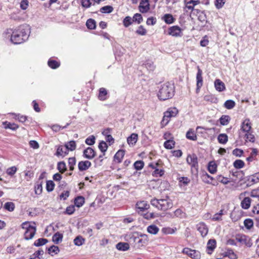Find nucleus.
I'll list each match as a JSON object with an SVG mask.
<instances>
[{"instance_id":"f257e3e1","label":"nucleus","mask_w":259,"mask_h":259,"mask_svg":"<svg viewBox=\"0 0 259 259\" xmlns=\"http://www.w3.org/2000/svg\"><path fill=\"white\" fill-rule=\"evenodd\" d=\"M30 33L29 26L23 24L16 28L7 29L3 33L4 37L10 39L11 42L15 45L23 43L26 41Z\"/></svg>"},{"instance_id":"f03ea898","label":"nucleus","mask_w":259,"mask_h":259,"mask_svg":"<svg viewBox=\"0 0 259 259\" xmlns=\"http://www.w3.org/2000/svg\"><path fill=\"white\" fill-rule=\"evenodd\" d=\"M175 93L174 84L170 82H166L160 85L157 97L160 100L165 101L172 98Z\"/></svg>"},{"instance_id":"7ed1b4c3","label":"nucleus","mask_w":259,"mask_h":259,"mask_svg":"<svg viewBox=\"0 0 259 259\" xmlns=\"http://www.w3.org/2000/svg\"><path fill=\"white\" fill-rule=\"evenodd\" d=\"M150 203L152 205L158 209L163 211L170 209L173 206L172 201L168 196H166L165 199H152Z\"/></svg>"},{"instance_id":"20e7f679","label":"nucleus","mask_w":259,"mask_h":259,"mask_svg":"<svg viewBox=\"0 0 259 259\" xmlns=\"http://www.w3.org/2000/svg\"><path fill=\"white\" fill-rule=\"evenodd\" d=\"M187 163L191 165V168L194 169L196 171L198 170V158L196 154H189L187 158Z\"/></svg>"},{"instance_id":"39448f33","label":"nucleus","mask_w":259,"mask_h":259,"mask_svg":"<svg viewBox=\"0 0 259 259\" xmlns=\"http://www.w3.org/2000/svg\"><path fill=\"white\" fill-rule=\"evenodd\" d=\"M182 29L177 25L170 27L168 29V34L174 37H182L183 35Z\"/></svg>"},{"instance_id":"423d86ee","label":"nucleus","mask_w":259,"mask_h":259,"mask_svg":"<svg viewBox=\"0 0 259 259\" xmlns=\"http://www.w3.org/2000/svg\"><path fill=\"white\" fill-rule=\"evenodd\" d=\"M182 252L193 259H200L201 257L200 253L199 251L192 250L187 247L184 248Z\"/></svg>"},{"instance_id":"0eeeda50","label":"nucleus","mask_w":259,"mask_h":259,"mask_svg":"<svg viewBox=\"0 0 259 259\" xmlns=\"http://www.w3.org/2000/svg\"><path fill=\"white\" fill-rule=\"evenodd\" d=\"M236 240L242 244H245L248 247H251L252 245V242L250 238L245 235L237 236Z\"/></svg>"},{"instance_id":"6e6552de","label":"nucleus","mask_w":259,"mask_h":259,"mask_svg":"<svg viewBox=\"0 0 259 259\" xmlns=\"http://www.w3.org/2000/svg\"><path fill=\"white\" fill-rule=\"evenodd\" d=\"M202 180L206 184H212L214 186H216L218 184L215 179L212 177L209 176L206 172H203L201 175Z\"/></svg>"},{"instance_id":"1a4fd4ad","label":"nucleus","mask_w":259,"mask_h":259,"mask_svg":"<svg viewBox=\"0 0 259 259\" xmlns=\"http://www.w3.org/2000/svg\"><path fill=\"white\" fill-rule=\"evenodd\" d=\"M196 81V92L198 93L200 88L203 85L202 71L200 69L199 66L197 67Z\"/></svg>"},{"instance_id":"9d476101","label":"nucleus","mask_w":259,"mask_h":259,"mask_svg":"<svg viewBox=\"0 0 259 259\" xmlns=\"http://www.w3.org/2000/svg\"><path fill=\"white\" fill-rule=\"evenodd\" d=\"M251 128V124L249 119H245L241 123V129L239 132L243 134L250 132Z\"/></svg>"},{"instance_id":"9b49d317","label":"nucleus","mask_w":259,"mask_h":259,"mask_svg":"<svg viewBox=\"0 0 259 259\" xmlns=\"http://www.w3.org/2000/svg\"><path fill=\"white\" fill-rule=\"evenodd\" d=\"M150 10L149 0H141L139 6V10L142 13H146Z\"/></svg>"},{"instance_id":"f8f14e48","label":"nucleus","mask_w":259,"mask_h":259,"mask_svg":"<svg viewBox=\"0 0 259 259\" xmlns=\"http://www.w3.org/2000/svg\"><path fill=\"white\" fill-rule=\"evenodd\" d=\"M96 156V152L91 147H88L83 150V156L88 159H92Z\"/></svg>"},{"instance_id":"ddd939ff","label":"nucleus","mask_w":259,"mask_h":259,"mask_svg":"<svg viewBox=\"0 0 259 259\" xmlns=\"http://www.w3.org/2000/svg\"><path fill=\"white\" fill-rule=\"evenodd\" d=\"M197 229L203 237L206 236L208 233V228L205 224L203 222L199 223L197 225Z\"/></svg>"},{"instance_id":"4468645a","label":"nucleus","mask_w":259,"mask_h":259,"mask_svg":"<svg viewBox=\"0 0 259 259\" xmlns=\"http://www.w3.org/2000/svg\"><path fill=\"white\" fill-rule=\"evenodd\" d=\"M240 138H243L245 142H250L253 143L255 141V137L253 134L250 132L246 134H243L241 132L239 133Z\"/></svg>"},{"instance_id":"2eb2a0df","label":"nucleus","mask_w":259,"mask_h":259,"mask_svg":"<svg viewBox=\"0 0 259 259\" xmlns=\"http://www.w3.org/2000/svg\"><path fill=\"white\" fill-rule=\"evenodd\" d=\"M136 207L137 211L139 212L140 211H143L147 210L149 207V205L145 201H141L138 202L136 203Z\"/></svg>"},{"instance_id":"dca6fc26","label":"nucleus","mask_w":259,"mask_h":259,"mask_svg":"<svg viewBox=\"0 0 259 259\" xmlns=\"http://www.w3.org/2000/svg\"><path fill=\"white\" fill-rule=\"evenodd\" d=\"M109 97L108 92L104 88H101L99 90L98 99L100 101H105Z\"/></svg>"},{"instance_id":"f3484780","label":"nucleus","mask_w":259,"mask_h":259,"mask_svg":"<svg viewBox=\"0 0 259 259\" xmlns=\"http://www.w3.org/2000/svg\"><path fill=\"white\" fill-rule=\"evenodd\" d=\"M91 162L88 160L81 161L78 162V167L80 171L87 170L91 166Z\"/></svg>"},{"instance_id":"a211bd4d","label":"nucleus","mask_w":259,"mask_h":259,"mask_svg":"<svg viewBox=\"0 0 259 259\" xmlns=\"http://www.w3.org/2000/svg\"><path fill=\"white\" fill-rule=\"evenodd\" d=\"M216 241L215 239H209L207 243V253L211 254L216 247Z\"/></svg>"},{"instance_id":"6ab92c4d","label":"nucleus","mask_w":259,"mask_h":259,"mask_svg":"<svg viewBox=\"0 0 259 259\" xmlns=\"http://www.w3.org/2000/svg\"><path fill=\"white\" fill-rule=\"evenodd\" d=\"M36 231V228H34L32 229H28L26 230L24 234V238L25 240H28L33 238L35 235Z\"/></svg>"},{"instance_id":"aec40b11","label":"nucleus","mask_w":259,"mask_h":259,"mask_svg":"<svg viewBox=\"0 0 259 259\" xmlns=\"http://www.w3.org/2000/svg\"><path fill=\"white\" fill-rule=\"evenodd\" d=\"M68 154V150L65 147L62 146H59L57 149L56 152V155L57 156H62L64 157Z\"/></svg>"},{"instance_id":"412c9836","label":"nucleus","mask_w":259,"mask_h":259,"mask_svg":"<svg viewBox=\"0 0 259 259\" xmlns=\"http://www.w3.org/2000/svg\"><path fill=\"white\" fill-rule=\"evenodd\" d=\"M125 154V151L123 150H119L114 156V160L117 163H120Z\"/></svg>"},{"instance_id":"4be33fe9","label":"nucleus","mask_w":259,"mask_h":259,"mask_svg":"<svg viewBox=\"0 0 259 259\" xmlns=\"http://www.w3.org/2000/svg\"><path fill=\"white\" fill-rule=\"evenodd\" d=\"M214 87L218 92H222L226 89L224 83L219 79L214 81Z\"/></svg>"},{"instance_id":"5701e85b","label":"nucleus","mask_w":259,"mask_h":259,"mask_svg":"<svg viewBox=\"0 0 259 259\" xmlns=\"http://www.w3.org/2000/svg\"><path fill=\"white\" fill-rule=\"evenodd\" d=\"M138 139L137 134L133 133L127 138V142L130 146H134L137 143Z\"/></svg>"},{"instance_id":"b1692460","label":"nucleus","mask_w":259,"mask_h":259,"mask_svg":"<svg viewBox=\"0 0 259 259\" xmlns=\"http://www.w3.org/2000/svg\"><path fill=\"white\" fill-rule=\"evenodd\" d=\"M116 248L118 250L125 251L129 249L130 245L126 242H119L116 245Z\"/></svg>"},{"instance_id":"393cba45","label":"nucleus","mask_w":259,"mask_h":259,"mask_svg":"<svg viewBox=\"0 0 259 259\" xmlns=\"http://www.w3.org/2000/svg\"><path fill=\"white\" fill-rule=\"evenodd\" d=\"M162 19L165 22V23L167 24H172L174 23L176 20V19L173 17V16L170 14H165L163 16Z\"/></svg>"},{"instance_id":"a878e982","label":"nucleus","mask_w":259,"mask_h":259,"mask_svg":"<svg viewBox=\"0 0 259 259\" xmlns=\"http://www.w3.org/2000/svg\"><path fill=\"white\" fill-rule=\"evenodd\" d=\"M251 199L249 197H245L241 201V206L242 208L247 209L249 208L251 203Z\"/></svg>"},{"instance_id":"bb28decb","label":"nucleus","mask_w":259,"mask_h":259,"mask_svg":"<svg viewBox=\"0 0 259 259\" xmlns=\"http://www.w3.org/2000/svg\"><path fill=\"white\" fill-rule=\"evenodd\" d=\"M3 124L4 125V128L6 129L9 128L13 131H16L19 127V126L17 124L15 123H11L7 121L4 122Z\"/></svg>"},{"instance_id":"cd10ccee","label":"nucleus","mask_w":259,"mask_h":259,"mask_svg":"<svg viewBox=\"0 0 259 259\" xmlns=\"http://www.w3.org/2000/svg\"><path fill=\"white\" fill-rule=\"evenodd\" d=\"M63 237V234L57 232L53 236L52 240L55 244H58L62 241Z\"/></svg>"},{"instance_id":"c85d7f7f","label":"nucleus","mask_w":259,"mask_h":259,"mask_svg":"<svg viewBox=\"0 0 259 259\" xmlns=\"http://www.w3.org/2000/svg\"><path fill=\"white\" fill-rule=\"evenodd\" d=\"M207 169L212 174H214L217 171V165L214 161H211L208 163Z\"/></svg>"},{"instance_id":"c756f323","label":"nucleus","mask_w":259,"mask_h":259,"mask_svg":"<svg viewBox=\"0 0 259 259\" xmlns=\"http://www.w3.org/2000/svg\"><path fill=\"white\" fill-rule=\"evenodd\" d=\"M159 228L158 227L156 226L155 225H151L147 228V232L153 235H156L159 232Z\"/></svg>"},{"instance_id":"7c9ffc66","label":"nucleus","mask_w":259,"mask_h":259,"mask_svg":"<svg viewBox=\"0 0 259 259\" xmlns=\"http://www.w3.org/2000/svg\"><path fill=\"white\" fill-rule=\"evenodd\" d=\"M178 113V110L176 108H174L173 109H169L167 111H165L164 114L166 117L170 118L172 117L176 116Z\"/></svg>"},{"instance_id":"2f4dec72","label":"nucleus","mask_w":259,"mask_h":259,"mask_svg":"<svg viewBox=\"0 0 259 259\" xmlns=\"http://www.w3.org/2000/svg\"><path fill=\"white\" fill-rule=\"evenodd\" d=\"M84 203V198L83 196H79L74 199V204L77 207H80Z\"/></svg>"},{"instance_id":"473e14b6","label":"nucleus","mask_w":259,"mask_h":259,"mask_svg":"<svg viewBox=\"0 0 259 259\" xmlns=\"http://www.w3.org/2000/svg\"><path fill=\"white\" fill-rule=\"evenodd\" d=\"M218 140L219 143L225 144L228 140V136L226 134H220L218 136Z\"/></svg>"},{"instance_id":"72a5a7b5","label":"nucleus","mask_w":259,"mask_h":259,"mask_svg":"<svg viewBox=\"0 0 259 259\" xmlns=\"http://www.w3.org/2000/svg\"><path fill=\"white\" fill-rule=\"evenodd\" d=\"M48 65L50 68L55 69L58 68L60 66V64L59 62L56 60L50 59L48 61Z\"/></svg>"},{"instance_id":"f704fd0d","label":"nucleus","mask_w":259,"mask_h":259,"mask_svg":"<svg viewBox=\"0 0 259 259\" xmlns=\"http://www.w3.org/2000/svg\"><path fill=\"white\" fill-rule=\"evenodd\" d=\"M186 138L192 141H196L197 140V136L192 129H190L186 133Z\"/></svg>"},{"instance_id":"c9c22d12","label":"nucleus","mask_w":259,"mask_h":259,"mask_svg":"<svg viewBox=\"0 0 259 259\" xmlns=\"http://www.w3.org/2000/svg\"><path fill=\"white\" fill-rule=\"evenodd\" d=\"M230 119L229 115H223L220 117V122L221 125H226L229 123Z\"/></svg>"},{"instance_id":"e433bc0d","label":"nucleus","mask_w":259,"mask_h":259,"mask_svg":"<svg viewBox=\"0 0 259 259\" xmlns=\"http://www.w3.org/2000/svg\"><path fill=\"white\" fill-rule=\"evenodd\" d=\"M48 253L53 256L54 254L58 253L60 251V249L58 246L53 245L48 248Z\"/></svg>"},{"instance_id":"4c0bfd02","label":"nucleus","mask_w":259,"mask_h":259,"mask_svg":"<svg viewBox=\"0 0 259 259\" xmlns=\"http://www.w3.org/2000/svg\"><path fill=\"white\" fill-rule=\"evenodd\" d=\"M225 256H227L230 259H236L237 256L234 251L231 249H227V250L224 253Z\"/></svg>"},{"instance_id":"58836bf2","label":"nucleus","mask_w":259,"mask_h":259,"mask_svg":"<svg viewBox=\"0 0 259 259\" xmlns=\"http://www.w3.org/2000/svg\"><path fill=\"white\" fill-rule=\"evenodd\" d=\"M48 242V240L45 238H39L35 241L33 245L36 247H39L46 244Z\"/></svg>"},{"instance_id":"ea45409f","label":"nucleus","mask_w":259,"mask_h":259,"mask_svg":"<svg viewBox=\"0 0 259 259\" xmlns=\"http://www.w3.org/2000/svg\"><path fill=\"white\" fill-rule=\"evenodd\" d=\"M235 101L232 100H228L224 103V107L227 109H231L235 107Z\"/></svg>"},{"instance_id":"a19ab883","label":"nucleus","mask_w":259,"mask_h":259,"mask_svg":"<svg viewBox=\"0 0 259 259\" xmlns=\"http://www.w3.org/2000/svg\"><path fill=\"white\" fill-rule=\"evenodd\" d=\"M249 183L252 184L257 183L259 182V172L254 174V175L249 177L248 179Z\"/></svg>"},{"instance_id":"79ce46f5","label":"nucleus","mask_w":259,"mask_h":259,"mask_svg":"<svg viewBox=\"0 0 259 259\" xmlns=\"http://www.w3.org/2000/svg\"><path fill=\"white\" fill-rule=\"evenodd\" d=\"M65 146L68 151H72L76 149V145L74 141H71L67 142Z\"/></svg>"},{"instance_id":"37998d69","label":"nucleus","mask_w":259,"mask_h":259,"mask_svg":"<svg viewBox=\"0 0 259 259\" xmlns=\"http://www.w3.org/2000/svg\"><path fill=\"white\" fill-rule=\"evenodd\" d=\"M175 145V142L172 140H166L163 144L165 148L167 149H171L174 148Z\"/></svg>"},{"instance_id":"c03bdc74","label":"nucleus","mask_w":259,"mask_h":259,"mask_svg":"<svg viewBox=\"0 0 259 259\" xmlns=\"http://www.w3.org/2000/svg\"><path fill=\"white\" fill-rule=\"evenodd\" d=\"M86 25L90 29H94L96 27V23L95 20L89 19L87 21Z\"/></svg>"},{"instance_id":"a18cd8bd","label":"nucleus","mask_w":259,"mask_h":259,"mask_svg":"<svg viewBox=\"0 0 259 259\" xmlns=\"http://www.w3.org/2000/svg\"><path fill=\"white\" fill-rule=\"evenodd\" d=\"M138 235V234L137 233H130V234L126 235L125 237V240L130 242H135Z\"/></svg>"},{"instance_id":"49530a36","label":"nucleus","mask_w":259,"mask_h":259,"mask_svg":"<svg viewBox=\"0 0 259 259\" xmlns=\"http://www.w3.org/2000/svg\"><path fill=\"white\" fill-rule=\"evenodd\" d=\"M34 189L36 194H40L42 191V182H37L35 184Z\"/></svg>"},{"instance_id":"de8ad7c7","label":"nucleus","mask_w":259,"mask_h":259,"mask_svg":"<svg viewBox=\"0 0 259 259\" xmlns=\"http://www.w3.org/2000/svg\"><path fill=\"white\" fill-rule=\"evenodd\" d=\"M57 169L59 170V171L61 173H64L67 169L66 163H65V162H59L57 164Z\"/></svg>"},{"instance_id":"09e8293b","label":"nucleus","mask_w":259,"mask_h":259,"mask_svg":"<svg viewBox=\"0 0 259 259\" xmlns=\"http://www.w3.org/2000/svg\"><path fill=\"white\" fill-rule=\"evenodd\" d=\"M133 22L137 23V24H140L143 21V17L141 14L136 13L134 14L133 17Z\"/></svg>"},{"instance_id":"8fccbe9b","label":"nucleus","mask_w":259,"mask_h":259,"mask_svg":"<svg viewBox=\"0 0 259 259\" xmlns=\"http://www.w3.org/2000/svg\"><path fill=\"white\" fill-rule=\"evenodd\" d=\"M164 174V170L162 168H155L154 171L152 173V175L154 177H161Z\"/></svg>"},{"instance_id":"3c124183","label":"nucleus","mask_w":259,"mask_h":259,"mask_svg":"<svg viewBox=\"0 0 259 259\" xmlns=\"http://www.w3.org/2000/svg\"><path fill=\"white\" fill-rule=\"evenodd\" d=\"M84 239L82 236H78L74 239L73 242L75 245L80 246L84 243Z\"/></svg>"},{"instance_id":"603ef678","label":"nucleus","mask_w":259,"mask_h":259,"mask_svg":"<svg viewBox=\"0 0 259 259\" xmlns=\"http://www.w3.org/2000/svg\"><path fill=\"white\" fill-rule=\"evenodd\" d=\"M55 187V183L52 180L47 181L46 190L48 192H50L53 191Z\"/></svg>"},{"instance_id":"864d4df0","label":"nucleus","mask_w":259,"mask_h":259,"mask_svg":"<svg viewBox=\"0 0 259 259\" xmlns=\"http://www.w3.org/2000/svg\"><path fill=\"white\" fill-rule=\"evenodd\" d=\"M144 66L147 68V69L149 71H153L155 69V65L153 64V62L151 61H147L144 64Z\"/></svg>"},{"instance_id":"5fc2aeb1","label":"nucleus","mask_w":259,"mask_h":259,"mask_svg":"<svg viewBox=\"0 0 259 259\" xmlns=\"http://www.w3.org/2000/svg\"><path fill=\"white\" fill-rule=\"evenodd\" d=\"M199 3V2L198 1L190 0L189 2H187L186 7L189 10H192L194 9V6H196Z\"/></svg>"},{"instance_id":"6e6d98bb","label":"nucleus","mask_w":259,"mask_h":259,"mask_svg":"<svg viewBox=\"0 0 259 259\" xmlns=\"http://www.w3.org/2000/svg\"><path fill=\"white\" fill-rule=\"evenodd\" d=\"M133 23V20L130 16L125 17L123 20V24L125 27H128Z\"/></svg>"},{"instance_id":"4d7b16f0","label":"nucleus","mask_w":259,"mask_h":259,"mask_svg":"<svg viewBox=\"0 0 259 259\" xmlns=\"http://www.w3.org/2000/svg\"><path fill=\"white\" fill-rule=\"evenodd\" d=\"M4 207L9 211H12L14 210L15 204L13 202H7L5 204Z\"/></svg>"},{"instance_id":"13d9d810","label":"nucleus","mask_w":259,"mask_h":259,"mask_svg":"<svg viewBox=\"0 0 259 259\" xmlns=\"http://www.w3.org/2000/svg\"><path fill=\"white\" fill-rule=\"evenodd\" d=\"M98 148L102 153H105L107 150L108 146L105 142L102 141L100 142Z\"/></svg>"},{"instance_id":"bf43d9fd","label":"nucleus","mask_w":259,"mask_h":259,"mask_svg":"<svg viewBox=\"0 0 259 259\" xmlns=\"http://www.w3.org/2000/svg\"><path fill=\"white\" fill-rule=\"evenodd\" d=\"M113 11V8L111 6H105L100 9V12L103 13H110Z\"/></svg>"},{"instance_id":"052dcab7","label":"nucleus","mask_w":259,"mask_h":259,"mask_svg":"<svg viewBox=\"0 0 259 259\" xmlns=\"http://www.w3.org/2000/svg\"><path fill=\"white\" fill-rule=\"evenodd\" d=\"M234 166L238 169L242 168L244 166V162L242 160H236L233 163Z\"/></svg>"},{"instance_id":"680f3d73","label":"nucleus","mask_w":259,"mask_h":259,"mask_svg":"<svg viewBox=\"0 0 259 259\" xmlns=\"http://www.w3.org/2000/svg\"><path fill=\"white\" fill-rule=\"evenodd\" d=\"M134 165L135 168L136 170H139L142 169L143 168V167L144 166V163L142 160H138V161H136L134 163Z\"/></svg>"},{"instance_id":"e2e57ef3","label":"nucleus","mask_w":259,"mask_h":259,"mask_svg":"<svg viewBox=\"0 0 259 259\" xmlns=\"http://www.w3.org/2000/svg\"><path fill=\"white\" fill-rule=\"evenodd\" d=\"M13 114L15 115L14 118H15V119L18 120L19 122L23 123L27 119V116L21 115L20 114H17L13 113Z\"/></svg>"},{"instance_id":"0e129e2a","label":"nucleus","mask_w":259,"mask_h":259,"mask_svg":"<svg viewBox=\"0 0 259 259\" xmlns=\"http://www.w3.org/2000/svg\"><path fill=\"white\" fill-rule=\"evenodd\" d=\"M95 137L94 136H90L85 139V143L88 145L92 146L95 144Z\"/></svg>"},{"instance_id":"69168bd1","label":"nucleus","mask_w":259,"mask_h":259,"mask_svg":"<svg viewBox=\"0 0 259 259\" xmlns=\"http://www.w3.org/2000/svg\"><path fill=\"white\" fill-rule=\"evenodd\" d=\"M244 225L246 228L250 229L253 227V223L251 219H246L244 221Z\"/></svg>"},{"instance_id":"338daca9","label":"nucleus","mask_w":259,"mask_h":259,"mask_svg":"<svg viewBox=\"0 0 259 259\" xmlns=\"http://www.w3.org/2000/svg\"><path fill=\"white\" fill-rule=\"evenodd\" d=\"M170 227L163 228L161 230L162 232L164 234H172L175 233V230Z\"/></svg>"},{"instance_id":"774afa93","label":"nucleus","mask_w":259,"mask_h":259,"mask_svg":"<svg viewBox=\"0 0 259 259\" xmlns=\"http://www.w3.org/2000/svg\"><path fill=\"white\" fill-rule=\"evenodd\" d=\"M175 215L177 217L184 218L186 217V213L181 209H177L174 212Z\"/></svg>"}]
</instances>
